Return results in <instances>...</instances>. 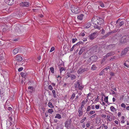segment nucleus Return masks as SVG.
<instances>
[{"label":"nucleus","instance_id":"41","mask_svg":"<svg viewBox=\"0 0 129 129\" xmlns=\"http://www.w3.org/2000/svg\"><path fill=\"white\" fill-rule=\"evenodd\" d=\"M106 103H108V96L106 97L104 99Z\"/></svg>","mask_w":129,"mask_h":129},{"label":"nucleus","instance_id":"9","mask_svg":"<svg viewBox=\"0 0 129 129\" xmlns=\"http://www.w3.org/2000/svg\"><path fill=\"white\" fill-rule=\"evenodd\" d=\"M29 3L26 2H22L20 4V5L22 7H28L29 5Z\"/></svg>","mask_w":129,"mask_h":129},{"label":"nucleus","instance_id":"31","mask_svg":"<svg viewBox=\"0 0 129 129\" xmlns=\"http://www.w3.org/2000/svg\"><path fill=\"white\" fill-rule=\"evenodd\" d=\"M85 103L84 101H83L81 103V107L79 108H81V109H82L83 108V106H84Z\"/></svg>","mask_w":129,"mask_h":129},{"label":"nucleus","instance_id":"52","mask_svg":"<svg viewBox=\"0 0 129 129\" xmlns=\"http://www.w3.org/2000/svg\"><path fill=\"white\" fill-rule=\"evenodd\" d=\"M23 67H21L20 68H19L18 69V71H19V72H20V71H22L23 70Z\"/></svg>","mask_w":129,"mask_h":129},{"label":"nucleus","instance_id":"15","mask_svg":"<svg viewBox=\"0 0 129 129\" xmlns=\"http://www.w3.org/2000/svg\"><path fill=\"white\" fill-rule=\"evenodd\" d=\"M16 60L18 61H21L22 60V58L21 56L19 55H17L16 56Z\"/></svg>","mask_w":129,"mask_h":129},{"label":"nucleus","instance_id":"13","mask_svg":"<svg viewBox=\"0 0 129 129\" xmlns=\"http://www.w3.org/2000/svg\"><path fill=\"white\" fill-rule=\"evenodd\" d=\"M114 46V45H110L107 47L106 48L108 50H110L113 48Z\"/></svg>","mask_w":129,"mask_h":129},{"label":"nucleus","instance_id":"12","mask_svg":"<svg viewBox=\"0 0 129 129\" xmlns=\"http://www.w3.org/2000/svg\"><path fill=\"white\" fill-rule=\"evenodd\" d=\"M6 3L7 4L11 5L13 3V0H5V1Z\"/></svg>","mask_w":129,"mask_h":129},{"label":"nucleus","instance_id":"3","mask_svg":"<svg viewBox=\"0 0 129 129\" xmlns=\"http://www.w3.org/2000/svg\"><path fill=\"white\" fill-rule=\"evenodd\" d=\"M92 49V48L89 49L88 51V54L85 53L84 56V57L85 58H86L89 57L92 54H93L94 53V52Z\"/></svg>","mask_w":129,"mask_h":129},{"label":"nucleus","instance_id":"24","mask_svg":"<svg viewBox=\"0 0 129 129\" xmlns=\"http://www.w3.org/2000/svg\"><path fill=\"white\" fill-rule=\"evenodd\" d=\"M21 75L22 77L25 78L26 76V73L22 72L21 73Z\"/></svg>","mask_w":129,"mask_h":129},{"label":"nucleus","instance_id":"38","mask_svg":"<svg viewBox=\"0 0 129 129\" xmlns=\"http://www.w3.org/2000/svg\"><path fill=\"white\" fill-rule=\"evenodd\" d=\"M107 118L110 121H111L112 120V118H111L110 116L109 115L107 116Z\"/></svg>","mask_w":129,"mask_h":129},{"label":"nucleus","instance_id":"25","mask_svg":"<svg viewBox=\"0 0 129 129\" xmlns=\"http://www.w3.org/2000/svg\"><path fill=\"white\" fill-rule=\"evenodd\" d=\"M48 106L51 108H53L54 106L52 105V103L51 102H49L48 104Z\"/></svg>","mask_w":129,"mask_h":129},{"label":"nucleus","instance_id":"49","mask_svg":"<svg viewBox=\"0 0 129 129\" xmlns=\"http://www.w3.org/2000/svg\"><path fill=\"white\" fill-rule=\"evenodd\" d=\"M4 91L3 89H2L0 91V94L1 95L3 94V93H4Z\"/></svg>","mask_w":129,"mask_h":129},{"label":"nucleus","instance_id":"59","mask_svg":"<svg viewBox=\"0 0 129 129\" xmlns=\"http://www.w3.org/2000/svg\"><path fill=\"white\" fill-rule=\"evenodd\" d=\"M33 86H29L28 88V90L33 89Z\"/></svg>","mask_w":129,"mask_h":129},{"label":"nucleus","instance_id":"33","mask_svg":"<svg viewBox=\"0 0 129 129\" xmlns=\"http://www.w3.org/2000/svg\"><path fill=\"white\" fill-rule=\"evenodd\" d=\"M96 67L95 65H93L91 68V69L93 70H94L96 69Z\"/></svg>","mask_w":129,"mask_h":129},{"label":"nucleus","instance_id":"37","mask_svg":"<svg viewBox=\"0 0 129 129\" xmlns=\"http://www.w3.org/2000/svg\"><path fill=\"white\" fill-rule=\"evenodd\" d=\"M75 94L74 93H73L70 98L72 100H73L75 97Z\"/></svg>","mask_w":129,"mask_h":129},{"label":"nucleus","instance_id":"7","mask_svg":"<svg viewBox=\"0 0 129 129\" xmlns=\"http://www.w3.org/2000/svg\"><path fill=\"white\" fill-rule=\"evenodd\" d=\"M98 33L97 32H94L89 35V39L91 40H93L96 38L97 36Z\"/></svg>","mask_w":129,"mask_h":129},{"label":"nucleus","instance_id":"1","mask_svg":"<svg viewBox=\"0 0 129 129\" xmlns=\"http://www.w3.org/2000/svg\"><path fill=\"white\" fill-rule=\"evenodd\" d=\"M92 23L95 25H100L104 22L103 19L98 17H94L92 19Z\"/></svg>","mask_w":129,"mask_h":129},{"label":"nucleus","instance_id":"53","mask_svg":"<svg viewBox=\"0 0 129 129\" xmlns=\"http://www.w3.org/2000/svg\"><path fill=\"white\" fill-rule=\"evenodd\" d=\"M33 11L35 12H37L38 11V9H33Z\"/></svg>","mask_w":129,"mask_h":129},{"label":"nucleus","instance_id":"6","mask_svg":"<svg viewBox=\"0 0 129 129\" xmlns=\"http://www.w3.org/2000/svg\"><path fill=\"white\" fill-rule=\"evenodd\" d=\"M72 122L71 119H68L65 122V126L66 127L68 128L70 127Z\"/></svg>","mask_w":129,"mask_h":129},{"label":"nucleus","instance_id":"28","mask_svg":"<svg viewBox=\"0 0 129 129\" xmlns=\"http://www.w3.org/2000/svg\"><path fill=\"white\" fill-rule=\"evenodd\" d=\"M70 77L71 80H73L75 79L76 78V77L75 75L71 74Z\"/></svg>","mask_w":129,"mask_h":129},{"label":"nucleus","instance_id":"44","mask_svg":"<svg viewBox=\"0 0 129 129\" xmlns=\"http://www.w3.org/2000/svg\"><path fill=\"white\" fill-rule=\"evenodd\" d=\"M124 23V22L123 21H121L119 23V25L120 26H122Z\"/></svg>","mask_w":129,"mask_h":129},{"label":"nucleus","instance_id":"61","mask_svg":"<svg viewBox=\"0 0 129 129\" xmlns=\"http://www.w3.org/2000/svg\"><path fill=\"white\" fill-rule=\"evenodd\" d=\"M58 120H57V119H55L54 120L53 122L54 123H58L57 122H58Z\"/></svg>","mask_w":129,"mask_h":129},{"label":"nucleus","instance_id":"58","mask_svg":"<svg viewBox=\"0 0 129 129\" xmlns=\"http://www.w3.org/2000/svg\"><path fill=\"white\" fill-rule=\"evenodd\" d=\"M96 115V114H95L93 115H92L90 117L91 118H93L95 117V116Z\"/></svg>","mask_w":129,"mask_h":129},{"label":"nucleus","instance_id":"4","mask_svg":"<svg viewBox=\"0 0 129 129\" xmlns=\"http://www.w3.org/2000/svg\"><path fill=\"white\" fill-rule=\"evenodd\" d=\"M88 69L87 68H84L83 66H81L78 71V73L79 74H81L85 71H88Z\"/></svg>","mask_w":129,"mask_h":129},{"label":"nucleus","instance_id":"14","mask_svg":"<svg viewBox=\"0 0 129 129\" xmlns=\"http://www.w3.org/2000/svg\"><path fill=\"white\" fill-rule=\"evenodd\" d=\"M78 112L79 113L78 116L79 117H80L82 115V109L79 108L78 109Z\"/></svg>","mask_w":129,"mask_h":129},{"label":"nucleus","instance_id":"11","mask_svg":"<svg viewBox=\"0 0 129 129\" xmlns=\"http://www.w3.org/2000/svg\"><path fill=\"white\" fill-rule=\"evenodd\" d=\"M97 48V46H95L91 48L92 49H93L92 50H93V51L94 53H97L99 52V50Z\"/></svg>","mask_w":129,"mask_h":129},{"label":"nucleus","instance_id":"50","mask_svg":"<svg viewBox=\"0 0 129 129\" xmlns=\"http://www.w3.org/2000/svg\"><path fill=\"white\" fill-rule=\"evenodd\" d=\"M121 106L122 107H124V108H125L126 106L125 104L123 103H122L121 104Z\"/></svg>","mask_w":129,"mask_h":129},{"label":"nucleus","instance_id":"45","mask_svg":"<svg viewBox=\"0 0 129 129\" xmlns=\"http://www.w3.org/2000/svg\"><path fill=\"white\" fill-rule=\"evenodd\" d=\"M110 75L111 76H114L115 75V74L114 73L112 72H110Z\"/></svg>","mask_w":129,"mask_h":129},{"label":"nucleus","instance_id":"32","mask_svg":"<svg viewBox=\"0 0 129 129\" xmlns=\"http://www.w3.org/2000/svg\"><path fill=\"white\" fill-rule=\"evenodd\" d=\"M110 109L112 111H114L116 110V109L113 106H111L110 107Z\"/></svg>","mask_w":129,"mask_h":129},{"label":"nucleus","instance_id":"51","mask_svg":"<svg viewBox=\"0 0 129 129\" xmlns=\"http://www.w3.org/2000/svg\"><path fill=\"white\" fill-rule=\"evenodd\" d=\"M105 72L104 71H103V70L101 71V72L99 74V75L100 76L102 75H103L104 73Z\"/></svg>","mask_w":129,"mask_h":129},{"label":"nucleus","instance_id":"34","mask_svg":"<svg viewBox=\"0 0 129 129\" xmlns=\"http://www.w3.org/2000/svg\"><path fill=\"white\" fill-rule=\"evenodd\" d=\"M48 112L49 113L51 114L53 112V110L51 109H49L48 110Z\"/></svg>","mask_w":129,"mask_h":129},{"label":"nucleus","instance_id":"62","mask_svg":"<svg viewBox=\"0 0 129 129\" xmlns=\"http://www.w3.org/2000/svg\"><path fill=\"white\" fill-rule=\"evenodd\" d=\"M85 121V120L83 119H81L80 121V123H83L84 121Z\"/></svg>","mask_w":129,"mask_h":129},{"label":"nucleus","instance_id":"22","mask_svg":"<svg viewBox=\"0 0 129 129\" xmlns=\"http://www.w3.org/2000/svg\"><path fill=\"white\" fill-rule=\"evenodd\" d=\"M114 54V53L113 52H110L108 53L107 54L105 55V56L107 58L108 57Z\"/></svg>","mask_w":129,"mask_h":129},{"label":"nucleus","instance_id":"20","mask_svg":"<svg viewBox=\"0 0 129 129\" xmlns=\"http://www.w3.org/2000/svg\"><path fill=\"white\" fill-rule=\"evenodd\" d=\"M18 52V49L17 48H15L14 49L13 51V54L15 55L17 54Z\"/></svg>","mask_w":129,"mask_h":129},{"label":"nucleus","instance_id":"8","mask_svg":"<svg viewBox=\"0 0 129 129\" xmlns=\"http://www.w3.org/2000/svg\"><path fill=\"white\" fill-rule=\"evenodd\" d=\"M9 121L10 122V125H11L14 123L15 120L13 116H11L9 117Z\"/></svg>","mask_w":129,"mask_h":129},{"label":"nucleus","instance_id":"21","mask_svg":"<svg viewBox=\"0 0 129 129\" xmlns=\"http://www.w3.org/2000/svg\"><path fill=\"white\" fill-rule=\"evenodd\" d=\"M116 32V31L115 30H113L111 32H109L108 33H107V34H106V35L105 36V37H107L108 36H109L110 35L111 33H115Z\"/></svg>","mask_w":129,"mask_h":129},{"label":"nucleus","instance_id":"2","mask_svg":"<svg viewBox=\"0 0 129 129\" xmlns=\"http://www.w3.org/2000/svg\"><path fill=\"white\" fill-rule=\"evenodd\" d=\"M71 10L72 11L75 13H78L80 12L79 9L77 6H72L71 7Z\"/></svg>","mask_w":129,"mask_h":129},{"label":"nucleus","instance_id":"57","mask_svg":"<svg viewBox=\"0 0 129 129\" xmlns=\"http://www.w3.org/2000/svg\"><path fill=\"white\" fill-rule=\"evenodd\" d=\"M95 108L96 109H99L100 108V106L99 105H95Z\"/></svg>","mask_w":129,"mask_h":129},{"label":"nucleus","instance_id":"35","mask_svg":"<svg viewBox=\"0 0 129 129\" xmlns=\"http://www.w3.org/2000/svg\"><path fill=\"white\" fill-rule=\"evenodd\" d=\"M50 70L51 71V72L52 73H53L54 72V69L53 67H51L50 68Z\"/></svg>","mask_w":129,"mask_h":129},{"label":"nucleus","instance_id":"26","mask_svg":"<svg viewBox=\"0 0 129 129\" xmlns=\"http://www.w3.org/2000/svg\"><path fill=\"white\" fill-rule=\"evenodd\" d=\"M55 118H57L59 119H60L61 118V116L59 114H57L55 116Z\"/></svg>","mask_w":129,"mask_h":129},{"label":"nucleus","instance_id":"60","mask_svg":"<svg viewBox=\"0 0 129 129\" xmlns=\"http://www.w3.org/2000/svg\"><path fill=\"white\" fill-rule=\"evenodd\" d=\"M124 66L126 67L127 68H128L129 66L128 65H127L125 63H124Z\"/></svg>","mask_w":129,"mask_h":129},{"label":"nucleus","instance_id":"55","mask_svg":"<svg viewBox=\"0 0 129 129\" xmlns=\"http://www.w3.org/2000/svg\"><path fill=\"white\" fill-rule=\"evenodd\" d=\"M94 27L96 28L100 29L99 27H100L97 25H94Z\"/></svg>","mask_w":129,"mask_h":129},{"label":"nucleus","instance_id":"36","mask_svg":"<svg viewBox=\"0 0 129 129\" xmlns=\"http://www.w3.org/2000/svg\"><path fill=\"white\" fill-rule=\"evenodd\" d=\"M108 69H109V70H110V68L109 66L107 67V68L104 69L103 70L104 71V72H106V71H107Z\"/></svg>","mask_w":129,"mask_h":129},{"label":"nucleus","instance_id":"63","mask_svg":"<svg viewBox=\"0 0 129 129\" xmlns=\"http://www.w3.org/2000/svg\"><path fill=\"white\" fill-rule=\"evenodd\" d=\"M106 115H105V114H102V117H103L104 118H105L106 117Z\"/></svg>","mask_w":129,"mask_h":129},{"label":"nucleus","instance_id":"27","mask_svg":"<svg viewBox=\"0 0 129 129\" xmlns=\"http://www.w3.org/2000/svg\"><path fill=\"white\" fill-rule=\"evenodd\" d=\"M100 122V118L99 117H96V123L97 124H99Z\"/></svg>","mask_w":129,"mask_h":129},{"label":"nucleus","instance_id":"64","mask_svg":"<svg viewBox=\"0 0 129 129\" xmlns=\"http://www.w3.org/2000/svg\"><path fill=\"white\" fill-rule=\"evenodd\" d=\"M94 105H91V108L92 109H94Z\"/></svg>","mask_w":129,"mask_h":129},{"label":"nucleus","instance_id":"47","mask_svg":"<svg viewBox=\"0 0 129 129\" xmlns=\"http://www.w3.org/2000/svg\"><path fill=\"white\" fill-rule=\"evenodd\" d=\"M55 49V48L54 47H52L51 49L50 52H51L54 51Z\"/></svg>","mask_w":129,"mask_h":129},{"label":"nucleus","instance_id":"5","mask_svg":"<svg viewBox=\"0 0 129 129\" xmlns=\"http://www.w3.org/2000/svg\"><path fill=\"white\" fill-rule=\"evenodd\" d=\"M98 59V57L96 55H93L90 57L88 60L89 62H95Z\"/></svg>","mask_w":129,"mask_h":129},{"label":"nucleus","instance_id":"10","mask_svg":"<svg viewBox=\"0 0 129 129\" xmlns=\"http://www.w3.org/2000/svg\"><path fill=\"white\" fill-rule=\"evenodd\" d=\"M129 51V47H127L125 48L122 52L121 54V55L122 56L125 55L127 53V51Z\"/></svg>","mask_w":129,"mask_h":129},{"label":"nucleus","instance_id":"43","mask_svg":"<svg viewBox=\"0 0 129 129\" xmlns=\"http://www.w3.org/2000/svg\"><path fill=\"white\" fill-rule=\"evenodd\" d=\"M85 32H83V33L82 32L81 33H80V36L83 37L85 35Z\"/></svg>","mask_w":129,"mask_h":129},{"label":"nucleus","instance_id":"17","mask_svg":"<svg viewBox=\"0 0 129 129\" xmlns=\"http://www.w3.org/2000/svg\"><path fill=\"white\" fill-rule=\"evenodd\" d=\"M85 48L83 47L82 48L79 52L78 54L79 55H81L82 53L85 50Z\"/></svg>","mask_w":129,"mask_h":129},{"label":"nucleus","instance_id":"56","mask_svg":"<svg viewBox=\"0 0 129 129\" xmlns=\"http://www.w3.org/2000/svg\"><path fill=\"white\" fill-rule=\"evenodd\" d=\"M100 5L103 8L104 7V4L102 3L100 4Z\"/></svg>","mask_w":129,"mask_h":129},{"label":"nucleus","instance_id":"48","mask_svg":"<svg viewBox=\"0 0 129 129\" xmlns=\"http://www.w3.org/2000/svg\"><path fill=\"white\" fill-rule=\"evenodd\" d=\"M95 113V111L94 110L91 111L89 113L90 114L92 115Z\"/></svg>","mask_w":129,"mask_h":129},{"label":"nucleus","instance_id":"23","mask_svg":"<svg viewBox=\"0 0 129 129\" xmlns=\"http://www.w3.org/2000/svg\"><path fill=\"white\" fill-rule=\"evenodd\" d=\"M80 84V83H79L78 82H76L74 84L75 87L78 88V87L79 86V85Z\"/></svg>","mask_w":129,"mask_h":129},{"label":"nucleus","instance_id":"30","mask_svg":"<svg viewBox=\"0 0 129 129\" xmlns=\"http://www.w3.org/2000/svg\"><path fill=\"white\" fill-rule=\"evenodd\" d=\"M52 93L53 94V97L54 98H55L56 97V94L55 91V90H53L52 91Z\"/></svg>","mask_w":129,"mask_h":129},{"label":"nucleus","instance_id":"19","mask_svg":"<svg viewBox=\"0 0 129 129\" xmlns=\"http://www.w3.org/2000/svg\"><path fill=\"white\" fill-rule=\"evenodd\" d=\"M129 37L125 35L123 36L121 38V40H128Z\"/></svg>","mask_w":129,"mask_h":129},{"label":"nucleus","instance_id":"39","mask_svg":"<svg viewBox=\"0 0 129 129\" xmlns=\"http://www.w3.org/2000/svg\"><path fill=\"white\" fill-rule=\"evenodd\" d=\"M48 88L50 90H52L53 89V87H52L51 85H49L48 86Z\"/></svg>","mask_w":129,"mask_h":129},{"label":"nucleus","instance_id":"18","mask_svg":"<svg viewBox=\"0 0 129 129\" xmlns=\"http://www.w3.org/2000/svg\"><path fill=\"white\" fill-rule=\"evenodd\" d=\"M91 25V23L90 22H89L85 25V27L86 28H89Z\"/></svg>","mask_w":129,"mask_h":129},{"label":"nucleus","instance_id":"40","mask_svg":"<svg viewBox=\"0 0 129 129\" xmlns=\"http://www.w3.org/2000/svg\"><path fill=\"white\" fill-rule=\"evenodd\" d=\"M65 69L64 68L62 67L59 70L61 73L63 71H65Z\"/></svg>","mask_w":129,"mask_h":129},{"label":"nucleus","instance_id":"46","mask_svg":"<svg viewBox=\"0 0 129 129\" xmlns=\"http://www.w3.org/2000/svg\"><path fill=\"white\" fill-rule=\"evenodd\" d=\"M90 107L89 106H88L87 107V110H86V111L87 112L89 111L90 110Z\"/></svg>","mask_w":129,"mask_h":129},{"label":"nucleus","instance_id":"54","mask_svg":"<svg viewBox=\"0 0 129 129\" xmlns=\"http://www.w3.org/2000/svg\"><path fill=\"white\" fill-rule=\"evenodd\" d=\"M107 58L106 57V56H104V57L102 59V61H105V60H106L107 59Z\"/></svg>","mask_w":129,"mask_h":129},{"label":"nucleus","instance_id":"42","mask_svg":"<svg viewBox=\"0 0 129 129\" xmlns=\"http://www.w3.org/2000/svg\"><path fill=\"white\" fill-rule=\"evenodd\" d=\"M79 89L80 90L82 89L83 88V87L82 85H80V84L79 85V86L78 87Z\"/></svg>","mask_w":129,"mask_h":129},{"label":"nucleus","instance_id":"29","mask_svg":"<svg viewBox=\"0 0 129 129\" xmlns=\"http://www.w3.org/2000/svg\"><path fill=\"white\" fill-rule=\"evenodd\" d=\"M84 15L83 14H81L80 15L78 16L77 18L78 19H79L80 20H82V17Z\"/></svg>","mask_w":129,"mask_h":129},{"label":"nucleus","instance_id":"16","mask_svg":"<svg viewBox=\"0 0 129 129\" xmlns=\"http://www.w3.org/2000/svg\"><path fill=\"white\" fill-rule=\"evenodd\" d=\"M82 42L80 41V42H79L77 43L76 44L74 45L73 46V47H72V48L70 49V51H72L74 49V46H76V45H79L80 44H82Z\"/></svg>","mask_w":129,"mask_h":129}]
</instances>
